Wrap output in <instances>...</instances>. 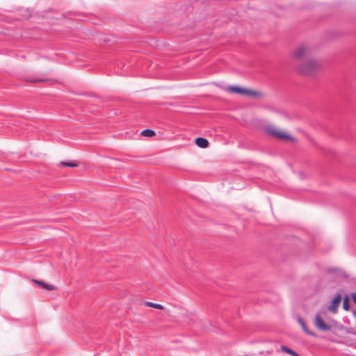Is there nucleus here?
<instances>
[{
	"instance_id": "nucleus-8",
	"label": "nucleus",
	"mask_w": 356,
	"mask_h": 356,
	"mask_svg": "<svg viewBox=\"0 0 356 356\" xmlns=\"http://www.w3.org/2000/svg\"><path fill=\"white\" fill-rule=\"evenodd\" d=\"M298 322H299V323H300V324L301 325V326H302V327L303 330H304V331H305L307 334H309V335H310V336H314V335H315V334H314L313 332L310 331V330L307 328V325H306V324H305V323L304 320H303L302 318H298Z\"/></svg>"
},
{
	"instance_id": "nucleus-5",
	"label": "nucleus",
	"mask_w": 356,
	"mask_h": 356,
	"mask_svg": "<svg viewBox=\"0 0 356 356\" xmlns=\"http://www.w3.org/2000/svg\"><path fill=\"white\" fill-rule=\"evenodd\" d=\"M341 300V296L338 293L333 299L331 305L328 307V310L334 314L337 312V309Z\"/></svg>"
},
{
	"instance_id": "nucleus-4",
	"label": "nucleus",
	"mask_w": 356,
	"mask_h": 356,
	"mask_svg": "<svg viewBox=\"0 0 356 356\" xmlns=\"http://www.w3.org/2000/svg\"><path fill=\"white\" fill-rule=\"evenodd\" d=\"M314 323L319 330L330 331L331 330V326L325 323L320 314H316Z\"/></svg>"
},
{
	"instance_id": "nucleus-2",
	"label": "nucleus",
	"mask_w": 356,
	"mask_h": 356,
	"mask_svg": "<svg viewBox=\"0 0 356 356\" xmlns=\"http://www.w3.org/2000/svg\"><path fill=\"white\" fill-rule=\"evenodd\" d=\"M227 90L229 92L238 93L250 97H259L261 95L259 92L241 88L237 86H229L227 88Z\"/></svg>"
},
{
	"instance_id": "nucleus-10",
	"label": "nucleus",
	"mask_w": 356,
	"mask_h": 356,
	"mask_svg": "<svg viewBox=\"0 0 356 356\" xmlns=\"http://www.w3.org/2000/svg\"><path fill=\"white\" fill-rule=\"evenodd\" d=\"M141 135L145 137H152L155 135V132L151 129H145L141 132Z\"/></svg>"
},
{
	"instance_id": "nucleus-7",
	"label": "nucleus",
	"mask_w": 356,
	"mask_h": 356,
	"mask_svg": "<svg viewBox=\"0 0 356 356\" xmlns=\"http://www.w3.org/2000/svg\"><path fill=\"white\" fill-rule=\"evenodd\" d=\"M195 144L201 148H206L209 146V143L206 138L199 137L195 139Z\"/></svg>"
},
{
	"instance_id": "nucleus-6",
	"label": "nucleus",
	"mask_w": 356,
	"mask_h": 356,
	"mask_svg": "<svg viewBox=\"0 0 356 356\" xmlns=\"http://www.w3.org/2000/svg\"><path fill=\"white\" fill-rule=\"evenodd\" d=\"M33 282L44 289L49 291H54L56 289V287L54 286L48 284L42 280H33Z\"/></svg>"
},
{
	"instance_id": "nucleus-14",
	"label": "nucleus",
	"mask_w": 356,
	"mask_h": 356,
	"mask_svg": "<svg viewBox=\"0 0 356 356\" xmlns=\"http://www.w3.org/2000/svg\"><path fill=\"white\" fill-rule=\"evenodd\" d=\"M27 81L29 82L35 83V82H43V81H46L47 80L44 79L38 78V79H27Z\"/></svg>"
},
{
	"instance_id": "nucleus-3",
	"label": "nucleus",
	"mask_w": 356,
	"mask_h": 356,
	"mask_svg": "<svg viewBox=\"0 0 356 356\" xmlns=\"http://www.w3.org/2000/svg\"><path fill=\"white\" fill-rule=\"evenodd\" d=\"M266 131L268 135L281 140H293V138L289 134L280 131L273 126L267 127L266 128Z\"/></svg>"
},
{
	"instance_id": "nucleus-9",
	"label": "nucleus",
	"mask_w": 356,
	"mask_h": 356,
	"mask_svg": "<svg viewBox=\"0 0 356 356\" xmlns=\"http://www.w3.org/2000/svg\"><path fill=\"white\" fill-rule=\"evenodd\" d=\"M145 305L147 307H153V308H156L158 309H163V306L160 304H157V303H153L151 302H145Z\"/></svg>"
},
{
	"instance_id": "nucleus-15",
	"label": "nucleus",
	"mask_w": 356,
	"mask_h": 356,
	"mask_svg": "<svg viewBox=\"0 0 356 356\" xmlns=\"http://www.w3.org/2000/svg\"><path fill=\"white\" fill-rule=\"evenodd\" d=\"M353 302L356 304V293H353L351 295Z\"/></svg>"
},
{
	"instance_id": "nucleus-17",
	"label": "nucleus",
	"mask_w": 356,
	"mask_h": 356,
	"mask_svg": "<svg viewBox=\"0 0 356 356\" xmlns=\"http://www.w3.org/2000/svg\"><path fill=\"white\" fill-rule=\"evenodd\" d=\"M291 356H300L299 354H298L296 352L292 350L291 353L290 354Z\"/></svg>"
},
{
	"instance_id": "nucleus-16",
	"label": "nucleus",
	"mask_w": 356,
	"mask_h": 356,
	"mask_svg": "<svg viewBox=\"0 0 356 356\" xmlns=\"http://www.w3.org/2000/svg\"><path fill=\"white\" fill-rule=\"evenodd\" d=\"M291 356H300L299 354H298L296 352L292 350L291 353L290 354Z\"/></svg>"
},
{
	"instance_id": "nucleus-13",
	"label": "nucleus",
	"mask_w": 356,
	"mask_h": 356,
	"mask_svg": "<svg viewBox=\"0 0 356 356\" xmlns=\"http://www.w3.org/2000/svg\"><path fill=\"white\" fill-rule=\"evenodd\" d=\"M281 350H282V351H283V352H284V353H288V354H289V355L291 353V352H292V350H291V348H288L287 346H284V345H282V346H281Z\"/></svg>"
},
{
	"instance_id": "nucleus-12",
	"label": "nucleus",
	"mask_w": 356,
	"mask_h": 356,
	"mask_svg": "<svg viewBox=\"0 0 356 356\" xmlns=\"http://www.w3.org/2000/svg\"><path fill=\"white\" fill-rule=\"evenodd\" d=\"M343 308L344 310L348 311L350 309V304H349V300L348 298L346 297L344 298L343 302Z\"/></svg>"
},
{
	"instance_id": "nucleus-11",
	"label": "nucleus",
	"mask_w": 356,
	"mask_h": 356,
	"mask_svg": "<svg viewBox=\"0 0 356 356\" xmlns=\"http://www.w3.org/2000/svg\"><path fill=\"white\" fill-rule=\"evenodd\" d=\"M60 165L65 167L74 168L79 165V163L77 162H61Z\"/></svg>"
},
{
	"instance_id": "nucleus-1",
	"label": "nucleus",
	"mask_w": 356,
	"mask_h": 356,
	"mask_svg": "<svg viewBox=\"0 0 356 356\" xmlns=\"http://www.w3.org/2000/svg\"><path fill=\"white\" fill-rule=\"evenodd\" d=\"M309 49L305 47H299L295 52V56L301 63L298 72L302 75L310 76L319 69V63L309 57Z\"/></svg>"
}]
</instances>
